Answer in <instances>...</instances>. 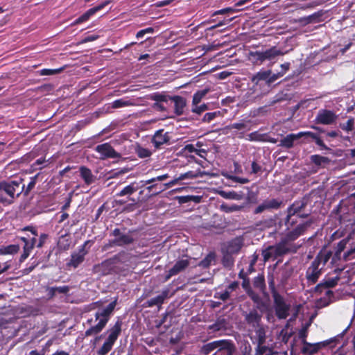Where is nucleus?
I'll use <instances>...</instances> for the list:
<instances>
[{
  "instance_id": "nucleus-5",
  "label": "nucleus",
  "mask_w": 355,
  "mask_h": 355,
  "mask_svg": "<svg viewBox=\"0 0 355 355\" xmlns=\"http://www.w3.org/2000/svg\"><path fill=\"white\" fill-rule=\"evenodd\" d=\"M24 179L0 182V193H3L11 198H19L24 191Z\"/></svg>"
},
{
  "instance_id": "nucleus-27",
  "label": "nucleus",
  "mask_w": 355,
  "mask_h": 355,
  "mask_svg": "<svg viewBox=\"0 0 355 355\" xmlns=\"http://www.w3.org/2000/svg\"><path fill=\"white\" fill-rule=\"evenodd\" d=\"M266 61H272L277 57L284 55L285 53L278 49L277 46H273L269 49L262 51Z\"/></svg>"
},
{
  "instance_id": "nucleus-64",
  "label": "nucleus",
  "mask_w": 355,
  "mask_h": 355,
  "mask_svg": "<svg viewBox=\"0 0 355 355\" xmlns=\"http://www.w3.org/2000/svg\"><path fill=\"white\" fill-rule=\"evenodd\" d=\"M241 285H242L243 288L247 294L249 292H250V291H252L251 286H250V279L248 278H244V280H243Z\"/></svg>"
},
{
  "instance_id": "nucleus-26",
  "label": "nucleus",
  "mask_w": 355,
  "mask_h": 355,
  "mask_svg": "<svg viewBox=\"0 0 355 355\" xmlns=\"http://www.w3.org/2000/svg\"><path fill=\"white\" fill-rule=\"evenodd\" d=\"M248 295L254 303L257 304L255 309H259L261 312H264L268 309V304L263 302L259 294L255 293L253 290L250 291V292L248 293Z\"/></svg>"
},
{
  "instance_id": "nucleus-16",
  "label": "nucleus",
  "mask_w": 355,
  "mask_h": 355,
  "mask_svg": "<svg viewBox=\"0 0 355 355\" xmlns=\"http://www.w3.org/2000/svg\"><path fill=\"white\" fill-rule=\"evenodd\" d=\"M111 2H112L111 0H105V1L102 2L99 5L94 6L92 8H89L85 13H83L82 15H80L77 19H76L73 21V22L71 24V25H76V24H82L83 22L88 21L92 15H94L97 12L103 9L105 6L109 5Z\"/></svg>"
},
{
  "instance_id": "nucleus-8",
  "label": "nucleus",
  "mask_w": 355,
  "mask_h": 355,
  "mask_svg": "<svg viewBox=\"0 0 355 355\" xmlns=\"http://www.w3.org/2000/svg\"><path fill=\"white\" fill-rule=\"evenodd\" d=\"M274 302V309L275 315L279 320H284L289 315L291 304L286 303L284 297L282 295H277L272 297Z\"/></svg>"
},
{
  "instance_id": "nucleus-14",
  "label": "nucleus",
  "mask_w": 355,
  "mask_h": 355,
  "mask_svg": "<svg viewBox=\"0 0 355 355\" xmlns=\"http://www.w3.org/2000/svg\"><path fill=\"white\" fill-rule=\"evenodd\" d=\"M88 241L85 242L83 245L79 247L78 252H73L71 254L70 260L67 263L68 268H78L85 260V257L87 252L85 250V246Z\"/></svg>"
},
{
  "instance_id": "nucleus-25",
  "label": "nucleus",
  "mask_w": 355,
  "mask_h": 355,
  "mask_svg": "<svg viewBox=\"0 0 355 355\" xmlns=\"http://www.w3.org/2000/svg\"><path fill=\"white\" fill-rule=\"evenodd\" d=\"M253 286L259 290L264 297L268 298L269 297L268 293L266 291V285L265 282V277L263 274H259L255 277L253 279Z\"/></svg>"
},
{
  "instance_id": "nucleus-18",
  "label": "nucleus",
  "mask_w": 355,
  "mask_h": 355,
  "mask_svg": "<svg viewBox=\"0 0 355 355\" xmlns=\"http://www.w3.org/2000/svg\"><path fill=\"white\" fill-rule=\"evenodd\" d=\"M228 322L223 317L218 318L214 323L207 327L209 334H215L220 331H225L228 329Z\"/></svg>"
},
{
  "instance_id": "nucleus-24",
  "label": "nucleus",
  "mask_w": 355,
  "mask_h": 355,
  "mask_svg": "<svg viewBox=\"0 0 355 355\" xmlns=\"http://www.w3.org/2000/svg\"><path fill=\"white\" fill-rule=\"evenodd\" d=\"M205 174L206 173L205 171H201L200 169H198L196 171H189L184 173L180 174L178 178L170 182L168 184L174 185L179 180H183L185 179H193L198 177H203Z\"/></svg>"
},
{
  "instance_id": "nucleus-37",
  "label": "nucleus",
  "mask_w": 355,
  "mask_h": 355,
  "mask_svg": "<svg viewBox=\"0 0 355 355\" xmlns=\"http://www.w3.org/2000/svg\"><path fill=\"white\" fill-rule=\"evenodd\" d=\"M19 249L20 247L18 244H12L6 246H2L0 248V254H15L19 252Z\"/></svg>"
},
{
  "instance_id": "nucleus-23",
  "label": "nucleus",
  "mask_w": 355,
  "mask_h": 355,
  "mask_svg": "<svg viewBox=\"0 0 355 355\" xmlns=\"http://www.w3.org/2000/svg\"><path fill=\"white\" fill-rule=\"evenodd\" d=\"M299 139L298 133H290L279 141L278 146L287 149L291 148L295 146V141Z\"/></svg>"
},
{
  "instance_id": "nucleus-38",
  "label": "nucleus",
  "mask_w": 355,
  "mask_h": 355,
  "mask_svg": "<svg viewBox=\"0 0 355 355\" xmlns=\"http://www.w3.org/2000/svg\"><path fill=\"white\" fill-rule=\"evenodd\" d=\"M171 96L164 93L155 92L148 95V98L155 101V103H167L170 100Z\"/></svg>"
},
{
  "instance_id": "nucleus-28",
  "label": "nucleus",
  "mask_w": 355,
  "mask_h": 355,
  "mask_svg": "<svg viewBox=\"0 0 355 355\" xmlns=\"http://www.w3.org/2000/svg\"><path fill=\"white\" fill-rule=\"evenodd\" d=\"M225 344L222 345L213 355H232L235 346L231 340H225Z\"/></svg>"
},
{
  "instance_id": "nucleus-13",
  "label": "nucleus",
  "mask_w": 355,
  "mask_h": 355,
  "mask_svg": "<svg viewBox=\"0 0 355 355\" xmlns=\"http://www.w3.org/2000/svg\"><path fill=\"white\" fill-rule=\"evenodd\" d=\"M95 150L100 154L101 159L121 157V153L116 152L109 143H104L96 146Z\"/></svg>"
},
{
  "instance_id": "nucleus-10",
  "label": "nucleus",
  "mask_w": 355,
  "mask_h": 355,
  "mask_svg": "<svg viewBox=\"0 0 355 355\" xmlns=\"http://www.w3.org/2000/svg\"><path fill=\"white\" fill-rule=\"evenodd\" d=\"M259 311V310L257 309L252 308L248 311L243 313L245 324L252 329L259 327L260 325L263 324L262 322V313L263 312Z\"/></svg>"
},
{
  "instance_id": "nucleus-11",
  "label": "nucleus",
  "mask_w": 355,
  "mask_h": 355,
  "mask_svg": "<svg viewBox=\"0 0 355 355\" xmlns=\"http://www.w3.org/2000/svg\"><path fill=\"white\" fill-rule=\"evenodd\" d=\"M338 119V115L333 110L321 109L318 111L314 122L316 124L332 125Z\"/></svg>"
},
{
  "instance_id": "nucleus-40",
  "label": "nucleus",
  "mask_w": 355,
  "mask_h": 355,
  "mask_svg": "<svg viewBox=\"0 0 355 355\" xmlns=\"http://www.w3.org/2000/svg\"><path fill=\"white\" fill-rule=\"evenodd\" d=\"M215 259V252H210L209 254H207V256L203 259H202L199 262L198 266L203 268H208L211 264V263L214 261Z\"/></svg>"
},
{
  "instance_id": "nucleus-4",
  "label": "nucleus",
  "mask_w": 355,
  "mask_h": 355,
  "mask_svg": "<svg viewBox=\"0 0 355 355\" xmlns=\"http://www.w3.org/2000/svg\"><path fill=\"white\" fill-rule=\"evenodd\" d=\"M116 304V301L110 302L105 309L95 313L96 320H99L97 324L92 326L85 332V337L90 336L93 334H99L106 326L110 320L111 313L113 312Z\"/></svg>"
},
{
  "instance_id": "nucleus-34",
  "label": "nucleus",
  "mask_w": 355,
  "mask_h": 355,
  "mask_svg": "<svg viewBox=\"0 0 355 355\" xmlns=\"http://www.w3.org/2000/svg\"><path fill=\"white\" fill-rule=\"evenodd\" d=\"M270 73V70L260 71L252 77L251 80L255 85H258L261 81H266L268 84V78Z\"/></svg>"
},
{
  "instance_id": "nucleus-32",
  "label": "nucleus",
  "mask_w": 355,
  "mask_h": 355,
  "mask_svg": "<svg viewBox=\"0 0 355 355\" xmlns=\"http://www.w3.org/2000/svg\"><path fill=\"white\" fill-rule=\"evenodd\" d=\"M261 254L263 257L264 261H267L271 258H272L273 259H276L278 257H281L279 253L277 252L275 245H269L262 251Z\"/></svg>"
},
{
  "instance_id": "nucleus-56",
  "label": "nucleus",
  "mask_w": 355,
  "mask_h": 355,
  "mask_svg": "<svg viewBox=\"0 0 355 355\" xmlns=\"http://www.w3.org/2000/svg\"><path fill=\"white\" fill-rule=\"evenodd\" d=\"M207 110H208V106L205 103H203L200 105H198V104H196V105H193V107H192V112L194 113H196L198 114H200L201 113L206 111Z\"/></svg>"
},
{
  "instance_id": "nucleus-60",
  "label": "nucleus",
  "mask_w": 355,
  "mask_h": 355,
  "mask_svg": "<svg viewBox=\"0 0 355 355\" xmlns=\"http://www.w3.org/2000/svg\"><path fill=\"white\" fill-rule=\"evenodd\" d=\"M346 246V242L343 240L338 242L336 247V251L335 252L334 257H338L340 255V253L345 250Z\"/></svg>"
},
{
  "instance_id": "nucleus-20",
  "label": "nucleus",
  "mask_w": 355,
  "mask_h": 355,
  "mask_svg": "<svg viewBox=\"0 0 355 355\" xmlns=\"http://www.w3.org/2000/svg\"><path fill=\"white\" fill-rule=\"evenodd\" d=\"M170 101L174 103L175 113L178 116H180L184 113V107L187 105L186 99L178 95L171 96Z\"/></svg>"
},
{
  "instance_id": "nucleus-57",
  "label": "nucleus",
  "mask_w": 355,
  "mask_h": 355,
  "mask_svg": "<svg viewBox=\"0 0 355 355\" xmlns=\"http://www.w3.org/2000/svg\"><path fill=\"white\" fill-rule=\"evenodd\" d=\"M313 141L318 146H320V150H325L328 151L331 150V149L324 144V142L319 135H318Z\"/></svg>"
},
{
  "instance_id": "nucleus-12",
  "label": "nucleus",
  "mask_w": 355,
  "mask_h": 355,
  "mask_svg": "<svg viewBox=\"0 0 355 355\" xmlns=\"http://www.w3.org/2000/svg\"><path fill=\"white\" fill-rule=\"evenodd\" d=\"M318 260L314 259L306 271V279L309 285H313L317 283L322 275V268H320Z\"/></svg>"
},
{
  "instance_id": "nucleus-55",
  "label": "nucleus",
  "mask_w": 355,
  "mask_h": 355,
  "mask_svg": "<svg viewBox=\"0 0 355 355\" xmlns=\"http://www.w3.org/2000/svg\"><path fill=\"white\" fill-rule=\"evenodd\" d=\"M136 191V189L133 184H130L124 187L119 193V196H123L125 195H130Z\"/></svg>"
},
{
  "instance_id": "nucleus-42",
  "label": "nucleus",
  "mask_w": 355,
  "mask_h": 355,
  "mask_svg": "<svg viewBox=\"0 0 355 355\" xmlns=\"http://www.w3.org/2000/svg\"><path fill=\"white\" fill-rule=\"evenodd\" d=\"M332 255V252L331 251H327L325 252H320L314 259H317L318 261V265H320L321 263L323 264V266H325L326 263L329 261V259L331 258Z\"/></svg>"
},
{
  "instance_id": "nucleus-49",
  "label": "nucleus",
  "mask_w": 355,
  "mask_h": 355,
  "mask_svg": "<svg viewBox=\"0 0 355 355\" xmlns=\"http://www.w3.org/2000/svg\"><path fill=\"white\" fill-rule=\"evenodd\" d=\"M268 282L269 289L271 292L272 297L279 295L278 291L276 289L274 277L272 275L268 276Z\"/></svg>"
},
{
  "instance_id": "nucleus-46",
  "label": "nucleus",
  "mask_w": 355,
  "mask_h": 355,
  "mask_svg": "<svg viewBox=\"0 0 355 355\" xmlns=\"http://www.w3.org/2000/svg\"><path fill=\"white\" fill-rule=\"evenodd\" d=\"M208 89H202L196 92L193 96L192 105H196L198 104L202 98L208 93Z\"/></svg>"
},
{
  "instance_id": "nucleus-58",
  "label": "nucleus",
  "mask_w": 355,
  "mask_h": 355,
  "mask_svg": "<svg viewBox=\"0 0 355 355\" xmlns=\"http://www.w3.org/2000/svg\"><path fill=\"white\" fill-rule=\"evenodd\" d=\"M313 141L318 146H320V150H325L328 151L331 150V149L324 144V142L319 135H318Z\"/></svg>"
},
{
  "instance_id": "nucleus-63",
  "label": "nucleus",
  "mask_w": 355,
  "mask_h": 355,
  "mask_svg": "<svg viewBox=\"0 0 355 355\" xmlns=\"http://www.w3.org/2000/svg\"><path fill=\"white\" fill-rule=\"evenodd\" d=\"M297 133H298V136H299L300 139L303 137H310L313 140H314L315 138L318 135V134L314 133L311 131L299 132Z\"/></svg>"
},
{
  "instance_id": "nucleus-61",
  "label": "nucleus",
  "mask_w": 355,
  "mask_h": 355,
  "mask_svg": "<svg viewBox=\"0 0 355 355\" xmlns=\"http://www.w3.org/2000/svg\"><path fill=\"white\" fill-rule=\"evenodd\" d=\"M155 31L154 28L152 27H148L145 29H142L139 31L136 34L137 38H141L147 33H153Z\"/></svg>"
},
{
  "instance_id": "nucleus-29",
  "label": "nucleus",
  "mask_w": 355,
  "mask_h": 355,
  "mask_svg": "<svg viewBox=\"0 0 355 355\" xmlns=\"http://www.w3.org/2000/svg\"><path fill=\"white\" fill-rule=\"evenodd\" d=\"M282 204V201H264V202L259 205L254 211L257 214L265 210H270L272 209H277Z\"/></svg>"
},
{
  "instance_id": "nucleus-62",
  "label": "nucleus",
  "mask_w": 355,
  "mask_h": 355,
  "mask_svg": "<svg viewBox=\"0 0 355 355\" xmlns=\"http://www.w3.org/2000/svg\"><path fill=\"white\" fill-rule=\"evenodd\" d=\"M220 207H221L222 210H223L224 211L227 212V213L239 210L241 208V207H240V206L232 205V206L230 207L225 204L221 205Z\"/></svg>"
},
{
  "instance_id": "nucleus-35",
  "label": "nucleus",
  "mask_w": 355,
  "mask_h": 355,
  "mask_svg": "<svg viewBox=\"0 0 355 355\" xmlns=\"http://www.w3.org/2000/svg\"><path fill=\"white\" fill-rule=\"evenodd\" d=\"M277 352H275L274 350L265 345V343H257V347L254 355H277Z\"/></svg>"
},
{
  "instance_id": "nucleus-39",
  "label": "nucleus",
  "mask_w": 355,
  "mask_h": 355,
  "mask_svg": "<svg viewBox=\"0 0 355 355\" xmlns=\"http://www.w3.org/2000/svg\"><path fill=\"white\" fill-rule=\"evenodd\" d=\"M250 60L256 64H261L266 62L262 51H250Z\"/></svg>"
},
{
  "instance_id": "nucleus-9",
  "label": "nucleus",
  "mask_w": 355,
  "mask_h": 355,
  "mask_svg": "<svg viewBox=\"0 0 355 355\" xmlns=\"http://www.w3.org/2000/svg\"><path fill=\"white\" fill-rule=\"evenodd\" d=\"M130 232H131L130 231L128 234H122L119 228H115L111 234V235L114 236L115 238L112 240L109 241L108 246L121 247L132 244L134 242V239L130 234Z\"/></svg>"
},
{
  "instance_id": "nucleus-7",
  "label": "nucleus",
  "mask_w": 355,
  "mask_h": 355,
  "mask_svg": "<svg viewBox=\"0 0 355 355\" xmlns=\"http://www.w3.org/2000/svg\"><path fill=\"white\" fill-rule=\"evenodd\" d=\"M337 341L338 338L336 337L331 338L330 339L316 343H310L307 342L306 339H304V340H302L303 347L301 349V352L304 355H313L317 354L322 348L328 346L332 343H336Z\"/></svg>"
},
{
  "instance_id": "nucleus-21",
  "label": "nucleus",
  "mask_w": 355,
  "mask_h": 355,
  "mask_svg": "<svg viewBox=\"0 0 355 355\" xmlns=\"http://www.w3.org/2000/svg\"><path fill=\"white\" fill-rule=\"evenodd\" d=\"M243 245V239L241 237H236L227 243L225 250L233 254H237L239 252Z\"/></svg>"
},
{
  "instance_id": "nucleus-59",
  "label": "nucleus",
  "mask_w": 355,
  "mask_h": 355,
  "mask_svg": "<svg viewBox=\"0 0 355 355\" xmlns=\"http://www.w3.org/2000/svg\"><path fill=\"white\" fill-rule=\"evenodd\" d=\"M237 10H236L235 8L228 7V8L220 9V10H218L214 12V13L213 14V16L218 15H225L227 13H234V12H236Z\"/></svg>"
},
{
  "instance_id": "nucleus-45",
  "label": "nucleus",
  "mask_w": 355,
  "mask_h": 355,
  "mask_svg": "<svg viewBox=\"0 0 355 355\" xmlns=\"http://www.w3.org/2000/svg\"><path fill=\"white\" fill-rule=\"evenodd\" d=\"M266 133L261 134L258 131L252 132L247 135V139L250 141H262L264 142Z\"/></svg>"
},
{
  "instance_id": "nucleus-43",
  "label": "nucleus",
  "mask_w": 355,
  "mask_h": 355,
  "mask_svg": "<svg viewBox=\"0 0 355 355\" xmlns=\"http://www.w3.org/2000/svg\"><path fill=\"white\" fill-rule=\"evenodd\" d=\"M227 128L229 130L236 129L239 130H243V132L249 131L251 129V127L247 123L243 121L231 123Z\"/></svg>"
},
{
  "instance_id": "nucleus-47",
  "label": "nucleus",
  "mask_w": 355,
  "mask_h": 355,
  "mask_svg": "<svg viewBox=\"0 0 355 355\" xmlns=\"http://www.w3.org/2000/svg\"><path fill=\"white\" fill-rule=\"evenodd\" d=\"M135 153L139 158H147L152 155V153L149 149L140 146H138L136 148Z\"/></svg>"
},
{
  "instance_id": "nucleus-41",
  "label": "nucleus",
  "mask_w": 355,
  "mask_h": 355,
  "mask_svg": "<svg viewBox=\"0 0 355 355\" xmlns=\"http://www.w3.org/2000/svg\"><path fill=\"white\" fill-rule=\"evenodd\" d=\"M40 175V173H37L30 178V182H28L26 187H24V191L22 193L23 197L28 196L29 193L35 188L37 182V179L38 178Z\"/></svg>"
},
{
  "instance_id": "nucleus-52",
  "label": "nucleus",
  "mask_w": 355,
  "mask_h": 355,
  "mask_svg": "<svg viewBox=\"0 0 355 355\" xmlns=\"http://www.w3.org/2000/svg\"><path fill=\"white\" fill-rule=\"evenodd\" d=\"M214 297L225 302L230 297V291L225 289V291L223 293L216 292L214 293Z\"/></svg>"
},
{
  "instance_id": "nucleus-31",
  "label": "nucleus",
  "mask_w": 355,
  "mask_h": 355,
  "mask_svg": "<svg viewBox=\"0 0 355 355\" xmlns=\"http://www.w3.org/2000/svg\"><path fill=\"white\" fill-rule=\"evenodd\" d=\"M266 329L267 327L264 324L260 325L259 327H254L252 329L254 331L255 343H266Z\"/></svg>"
},
{
  "instance_id": "nucleus-3",
  "label": "nucleus",
  "mask_w": 355,
  "mask_h": 355,
  "mask_svg": "<svg viewBox=\"0 0 355 355\" xmlns=\"http://www.w3.org/2000/svg\"><path fill=\"white\" fill-rule=\"evenodd\" d=\"M307 226L306 223L297 225L293 230L288 232L278 243L275 245L277 252L279 253L281 257L290 252V243L295 241L301 235L304 234Z\"/></svg>"
},
{
  "instance_id": "nucleus-19",
  "label": "nucleus",
  "mask_w": 355,
  "mask_h": 355,
  "mask_svg": "<svg viewBox=\"0 0 355 355\" xmlns=\"http://www.w3.org/2000/svg\"><path fill=\"white\" fill-rule=\"evenodd\" d=\"M169 289L165 288L162 291V293L155 297L148 300L145 302L146 307H153L154 306H160L164 302V300L168 297Z\"/></svg>"
},
{
  "instance_id": "nucleus-2",
  "label": "nucleus",
  "mask_w": 355,
  "mask_h": 355,
  "mask_svg": "<svg viewBox=\"0 0 355 355\" xmlns=\"http://www.w3.org/2000/svg\"><path fill=\"white\" fill-rule=\"evenodd\" d=\"M306 205L307 201H295L288 208L285 225L288 232L297 227L299 218H305L311 214V209L306 210ZM306 223L308 225L307 227L311 225L310 223L306 222Z\"/></svg>"
},
{
  "instance_id": "nucleus-53",
  "label": "nucleus",
  "mask_w": 355,
  "mask_h": 355,
  "mask_svg": "<svg viewBox=\"0 0 355 355\" xmlns=\"http://www.w3.org/2000/svg\"><path fill=\"white\" fill-rule=\"evenodd\" d=\"M62 68L51 69H43L40 70V74L42 76H51L60 73L62 71Z\"/></svg>"
},
{
  "instance_id": "nucleus-17",
  "label": "nucleus",
  "mask_w": 355,
  "mask_h": 355,
  "mask_svg": "<svg viewBox=\"0 0 355 355\" xmlns=\"http://www.w3.org/2000/svg\"><path fill=\"white\" fill-rule=\"evenodd\" d=\"M190 264L189 259L178 260L174 266L168 271L165 276V281H168L171 277L184 271Z\"/></svg>"
},
{
  "instance_id": "nucleus-36",
  "label": "nucleus",
  "mask_w": 355,
  "mask_h": 355,
  "mask_svg": "<svg viewBox=\"0 0 355 355\" xmlns=\"http://www.w3.org/2000/svg\"><path fill=\"white\" fill-rule=\"evenodd\" d=\"M234 258L233 254L223 250L222 264L225 268H231L234 266Z\"/></svg>"
},
{
  "instance_id": "nucleus-30",
  "label": "nucleus",
  "mask_w": 355,
  "mask_h": 355,
  "mask_svg": "<svg viewBox=\"0 0 355 355\" xmlns=\"http://www.w3.org/2000/svg\"><path fill=\"white\" fill-rule=\"evenodd\" d=\"M81 178L84 180L85 183L87 185L92 184L95 180V177L92 173V171L85 166H81L78 170Z\"/></svg>"
},
{
  "instance_id": "nucleus-1",
  "label": "nucleus",
  "mask_w": 355,
  "mask_h": 355,
  "mask_svg": "<svg viewBox=\"0 0 355 355\" xmlns=\"http://www.w3.org/2000/svg\"><path fill=\"white\" fill-rule=\"evenodd\" d=\"M131 255L125 251H121L113 257L93 266V272L100 276L119 275L126 277L130 272Z\"/></svg>"
},
{
  "instance_id": "nucleus-50",
  "label": "nucleus",
  "mask_w": 355,
  "mask_h": 355,
  "mask_svg": "<svg viewBox=\"0 0 355 355\" xmlns=\"http://www.w3.org/2000/svg\"><path fill=\"white\" fill-rule=\"evenodd\" d=\"M340 128L346 132L352 131L354 128V119L353 117H350L346 123H340Z\"/></svg>"
},
{
  "instance_id": "nucleus-15",
  "label": "nucleus",
  "mask_w": 355,
  "mask_h": 355,
  "mask_svg": "<svg viewBox=\"0 0 355 355\" xmlns=\"http://www.w3.org/2000/svg\"><path fill=\"white\" fill-rule=\"evenodd\" d=\"M170 132H165L164 129L155 131L151 139V143L155 149H161L164 144H170Z\"/></svg>"
},
{
  "instance_id": "nucleus-33",
  "label": "nucleus",
  "mask_w": 355,
  "mask_h": 355,
  "mask_svg": "<svg viewBox=\"0 0 355 355\" xmlns=\"http://www.w3.org/2000/svg\"><path fill=\"white\" fill-rule=\"evenodd\" d=\"M310 161L312 164L318 167H324L330 163L331 160L327 157H324L320 155H312L310 157Z\"/></svg>"
},
{
  "instance_id": "nucleus-54",
  "label": "nucleus",
  "mask_w": 355,
  "mask_h": 355,
  "mask_svg": "<svg viewBox=\"0 0 355 355\" xmlns=\"http://www.w3.org/2000/svg\"><path fill=\"white\" fill-rule=\"evenodd\" d=\"M241 355H252V347L249 342L246 341L241 347Z\"/></svg>"
},
{
  "instance_id": "nucleus-6",
  "label": "nucleus",
  "mask_w": 355,
  "mask_h": 355,
  "mask_svg": "<svg viewBox=\"0 0 355 355\" xmlns=\"http://www.w3.org/2000/svg\"><path fill=\"white\" fill-rule=\"evenodd\" d=\"M122 321L118 320L113 327L107 332L109 335L102 347L98 350V355H106L112 349L115 342L118 339L121 332Z\"/></svg>"
},
{
  "instance_id": "nucleus-22",
  "label": "nucleus",
  "mask_w": 355,
  "mask_h": 355,
  "mask_svg": "<svg viewBox=\"0 0 355 355\" xmlns=\"http://www.w3.org/2000/svg\"><path fill=\"white\" fill-rule=\"evenodd\" d=\"M225 343V340H219L208 343L202 346L200 352L202 355H209L213 351L218 349L219 347Z\"/></svg>"
},
{
  "instance_id": "nucleus-44",
  "label": "nucleus",
  "mask_w": 355,
  "mask_h": 355,
  "mask_svg": "<svg viewBox=\"0 0 355 355\" xmlns=\"http://www.w3.org/2000/svg\"><path fill=\"white\" fill-rule=\"evenodd\" d=\"M134 103L130 100H125L123 98H119L114 101L112 103V107L117 109L126 106L133 105Z\"/></svg>"
},
{
  "instance_id": "nucleus-51",
  "label": "nucleus",
  "mask_w": 355,
  "mask_h": 355,
  "mask_svg": "<svg viewBox=\"0 0 355 355\" xmlns=\"http://www.w3.org/2000/svg\"><path fill=\"white\" fill-rule=\"evenodd\" d=\"M220 115V111L213 112H207L206 113L202 121L205 123H210L211 121H213L215 118Z\"/></svg>"
},
{
  "instance_id": "nucleus-48",
  "label": "nucleus",
  "mask_w": 355,
  "mask_h": 355,
  "mask_svg": "<svg viewBox=\"0 0 355 355\" xmlns=\"http://www.w3.org/2000/svg\"><path fill=\"white\" fill-rule=\"evenodd\" d=\"M340 279V277L336 276L333 278H324L322 282L326 288H330L335 287Z\"/></svg>"
}]
</instances>
